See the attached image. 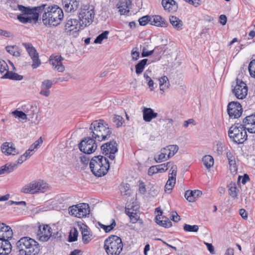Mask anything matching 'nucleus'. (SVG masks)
Returning a JSON list of instances; mask_svg holds the SVG:
<instances>
[{
	"instance_id": "obj_33",
	"label": "nucleus",
	"mask_w": 255,
	"mask_h": 255,
	"mask_svg": "<svg viewBox=\"0 0 255 255\" xmlns=\"http://www.w3.org/2000/svg\"><path fill=\"white\" fill-rule=\"evenodd\" d=\"M16 163H7L0 167V175L12 172L17 167Z\"/></svg>"
},
{
	"instance_id": "obj_17",
	"label": "nucleus",
	"mask_w": 255,
	"mask_h": 255,
	"mask_svg": "<svg viewBox=\"0 0 255 255\" xmlns=\"http://www.w3.org/2000/svg\"><path fill=\"white\" fill-rule=\"evenodd\" d=\"M13 231L11 227L0 222V241H9L13 236Z\"/></svg>"
},
{
	"instance_id": "obj_21",
	"label": "nucleus",
	"mask_w": 255,
	"mask_h": 255,
	"mask_svg": "<svg viewBox=\"0 0 255 255\" xmlns=\"http://www.w3.org/2000/svg\"><path fill=\"white\" fill-rule=\"evenodd\" d=\"M226 158L228 159L229 165L230 170L232 173H236L238 171V165L237 164V158L230 151L226 152Z\"/></svg>"
},
{
	"instance_id": "obj_9",
	"label": "nucleus",
	"mask_w": 255,
	"mask_h": 255,
	"mask_svg": "<svg viewBox=\"0 0 255 255\" xmlns=\"http://www.w3.org/2000/svg\"><path fill=\"white\" fill-rule=\"evenodd\" d=\"M96 141L91 135L85 137L79 144L80 151L87 154L92 153L97 148Z\"/></svg>"
},
{
	"instance_id": "obj_55",
	"label": "nucleus",
	"mask_w": 255,
	"mask_h": 255,
	"mask_svg": "<svg viewBox=\"0 0 255 255\" xmlns=\"http://www.w3.org/2000/svg\"><path fill=\"white\" fill-rule=\"evenodd\" d=\"M170 162H168L165 163L157 165L158 172H164L166 171L170 166Z\"/></svg>"
},
{
	"instance_id": "obj_42",
	"label": "nucleus",
	"mask_w": 255,
	"mask_h": 255,
	"mask_svg": "<svg viewBox=\"0 0 255 255\" xmlns=\"http://www.w3.org/2000/svg\"><path fill=\"white\" fill-rule=\"evenodd\" d=\"M99 226L103 229L106 233H109L116 226V223L114 219L112 220V223L110 225H105L100 222L98 223Z\"/></svg>"
},
{
	"instance_id": "obj_41",
	"label": "nucleus",
	"mask_w": 255,
	"mask_h": 255,
	"mask_svg": "<svg viewBox=\"0 0 255 255\" xmlns=\"http://www.w3.org/2000/svg\"><path fill=\"white\" fill-rule=\"evenodd\" d=\"M202 161L207 168H210L214 164V159L212 156L209 155L204 156L202 158Z\"/></svg>"
},
{
	"instance_id": "obj_2",
	"label": "nucleus",
	"mask_w": 255,
	"mask_h": 255,
	"mask_svg": "<svg viewBox=\"0 0 255 255\" xmlns=\"http://www.w3.org/2000/svg\"><path fill=\"white\" fill-rule=\"evenodd\" d=\"M16 249L19 255H38L41 250L39 243L29 237L20 238L16 243Z\"/></svg>"
},
{
	"instance_id": "obj_23",
	"label": "nucleus",
	"mask_w": 255,
	"mask_h": 255,
	"mask_svg": "<svg viewBox=\"0 0 255 255\" xmlns=\"http://www.w3.org/2000/svg\"><path fill=\"white\" fill-rule=\"evenodd\" d=\"M132 4L131 0H120L117 4L121 14H127L129 11Z\"/></svg>"
},
{
	"instance_id": "obj_44",
	"label": "nucleus",
	"mask_w": 255,
	"mask_h": 255,
	"mask_svg": "<svg viewBox=\"0 0 255 255\" xmlns=\"http://www.w3.org/2000/svg\"><path fill=\"white\" fill-rule=\"evenodd\" d=\"M175 181L176 180L174 179V178H168V180L165 185V191L166 192L170 193L171 192L172 188L175 184Z\"/></svg>"
},
{
	"instance_id": "obj_1",
	"label": "nucleus",
	"mask_w": 255,
	"mask_h": 255,
	"mask_svg": "<svg viewBox=\"0 0 255 255\" xmlns=\"http://www.w3.org/2000/svg\"><path fill=\"white\" fill-rule=\"evenodd\" d=\"M44 5V8L40 10L42 14V22L47 26H56L59 24L63 18V12L62 9L57 5L48 6L46 4Z\"/></svg>"
},
{
	"instance_id": "obj_59",
	"label": "nucleus",
	"mask_w": 255,
	"mask_h": 255,
	"mask_svg": "<svg viewBox=\"0 0 255 255\" xmlns=\"http://www.w3.org/2000/svg\"><path fill=\"white\" fill-rule=\"evenodd\" d=\"M241 179V182L243 184H245L248 181L250 180V177L247 174H245L243 176L239 175L238 178V182H240Z\"/></svg>"
},
{
	"instance_id": "obj_51",
	"label": "nucleus",
	"mask_w": 255,
	"mask_h": 255,
	"mask_svg": "<svg viewBox=\"0 0 255 255\" xmlns=\"http://www.w3.org/2000/svg\"><path fill=\"white\" fill-rule=\"evenodd\" d=\"M11 114L16 118H18L21 120H26L27 119L26 118V115L25 113L23 111L15 110L11 113Z\"/></svg>"
},
{
	"instance_id": "obj_40",
	"label": "nucleus",
	"mask_w": 255,
	"mask_h": 255,
	"mask_svg": "<svg viewBox=\"0 0 255 255\" xmlns=\"http://www.w3.org/2000/svg\"><path fill=\"white\" fill-rule=\"evenodd\" d=\"M22 110L24 113H25L26 118H27V117H28L29 118H33L34 114V111L33 110V107L31 105H24L22 107Z\"/></svg>"
},
{
	"instance_id": "obj_56",
	"label": "nucleus",
	"mask_w": 255,
	"mask_h": 255,
	"mask_svg": "<svg viewBox=\"0 0 255 255\" xmlns=\"http://www.w3.org/2000/svg\"><path fill=\"white\" fill-rule=\"evenodd\" d=\"M6 71H8V66L7 63L3 60H0V73L2 74Z\"/></svg>"
},
{
	"instance_id": "obj_58",
	"label": "nucleus",
	"mask_w": 255,
	"mask_h": 255,
	"mask_svg": "<svg viewBox=\"0 0 255 255\" xmlns=\"http://www.w3.org/2000/svg\"><path fill=\"white\" fill-rule=\"evenodd\" d=\"M177 170V168L176 165H173L170 170V172H171L169 173V178H174V179L176 180Z\"/></svg>"
},
{
	"instance_id": "obj_13",
	"label": "nucleus",
	"mask_w": 255,
	"mask_h": 255,
	"mask_svg": "<svg viewBox=\"0 0 255 255\" xmlns=\"http://www.w3.org/2000/svg\"><path fill=\"white\" fill-rule=\"evenodd\" d=\"M233 93L238 99H244L247 95L248 89L247 84L239 79L236 80V85L232 90Z\"/></svg>"
},
{
	"instance_id": "obj_10",
	"label": "nucleus",
	"mask_w": 255,
	"mask_h": 255,
	"mask_svg": "<svg viewBox=\"0 0 255 255\" xmlns=\"http://www.w3.org/2000/svg\"><path fill=\"white\" fill-rule=\"evenodd\" d=\"M69 214L77 218H83L90 213V207L87 203H80L69 208Z\"/></svg>"
},
{
	"instance_id": "obj_52",
	"label": "nucleus",
	"mask_w": 255,
	"mask_h": 255,
	"mask_svg": "<svg viewBox=\"0 0 255 255\" xmlns=\"http://www.w3.org/2000/svg\"><path fill=\"white\" fill-rule=\"evenodd\" d=\"M248 69L251 76L255 78V59L250 62Z\"/></svg>"
},
{
	"instance_id": "obj_6",
	"label": "nucleus",
	"mask_w": 255,
	"mask_h": 255,
	"mask_svg": "<svg viewBox=\"0 0 255 255\" xmlns=\"http://www.w3.org/2000/svg\"><path fill=\"white\" fill-rule=\"evenodd\" d=\"M123 247L122 239L116 235L110 236L105 241L104 248L108 255H119Z\"/></svg>"
},
{
	"instance_id": "obj_12",
	"label": "nucleus",
	"mask_w": 255,
	"mask_h": 255,
	"mask_svg": "<svg viewBox=\"0 0 255 255\" xmlns=\"http://www.w3.org/2000/svg\"><path fill=\"white\" fill-rule=\"evenodd\" d=\"M118 145L116 141L112 140L103 144L101 148L104 154L109 155V158L114 160L115 158V154L118 150Z\"/></svg>"
},
{
	"instance_id": "obj_54",
	"label": "nucleus",
	"mask_w": 255,
	"mask_h": 255,
	"mask_svg": "<svg viewBox=\"0 0 255 255\" xmlns=\"http://www.w3.org/2000/svg\"><path fill=\"white\" fill-rule=\"evenodd\" d=\"M139 23L140 25H145L148 22L150 23V16L145 15L138 19Z\"/></svg>"
},
{
	"instance_id": "obj_46",
	"label": "nucleus",
	"mask_w": 255,
	"mask_h": 255,
	"mask_svg": "<svg viewBox=\"0 0 255 255\" xmlns=\"http://www.w3.org/2000/svg\"><path fill=\"white\" fill-rule=\"evenodd\" d=\"M183 229L186 232H197L199 230V226L198 225H190L185 224L183 225Z\"/></svg>"
},
{
	"instance_id": "obj_27",
	"label": "nucleus",
	"mask_w": 255,
	"mask_h": 255,
	"mask_svg": "<svg viewBox=\"0 0 255 255\" xmlns=\"http://www.w3.org/2000/svg\"><path fill=\"white\" fill-rule=\"evenodd\" d=\"M162 212L160 211V215H157L155 218V222L159 225H160L164 228H170L172 226V224L171 222L168 218L165 216H161Z\"/></svg>"
},
{
	"instance_id": "obj_29",
	"label": "nucleus",
	"mask_w": 255,
	"mask_h": 255,
	"mask_svg": "<svg viewBox=\"0 0 255 255\" xmlns=\"http://www.w3.org/2000/svg\"><path fill=\"white\" fill-rule=\"evenodd\" d=\"M80 231L82 235V241L84 244L88 243L92 240V234L89 229L85 224H83L80 228Z\"/></svg>"
},
{
	"instance_id": "obj_35",
	"label": "nucleus",
	"mask_w": 255,
	"mask_h": 255,
	"mask_svg": "<svg viewBox=\"0 0 255 255\" xmlns=\"http://www.w3.org/2000/svg\"><path fill=\"white\" fill-rule=\"evenodd\" d=\"M2 78L9 79L12 80H21L23 76L12 71H6V72L2 76Z\"/></svg>"
},
{
	"instance_id": "obj_39",
	"label": "nucleus",
	"mask_w": 255,
	"mask_h": 255,
	"mask_svg": "<svg viewBox=\"0 0 255 255\" xmlns=\"http://www.w3.org/2000/svg\"><path fill=\"white\" fill-rule=\"evenodd\" d=\"M147 61V59H143L135 65V72L137 75L140 74L143 72Z\"/></svg>"
},
{
	"instance_id": "obj_34",
	"label": "nucleus",
	"mask_w": 255,
	"mask_h": 255,
	"mask_svg": "<svg viewBox=\"0 0 255 255\" xmlns=\"http://www.w3.org/2000/svg\"><path fill=\"white\" fill-rule=\"evenodd\" d=\"M228 193L234 199L238 198V191L235 182H231L228 185Z\"/></svg>"
},
{
	"instance_id": "obj_28",
	"label": "nucleus",
	"mask_w": 255,
	"mask_h": 255,
	"mask_svg": "<svg viewBox=\"0 0 255 255\" xmlns=\"http://www.w3.org/2000/svg\"><path fill=\"white\" fill-rule=\"evenodd\" d=\"M12 246L9 241H0V255H7L11 251Z\"/></svg>"
},
{
	"instance_id": "obj_5",
	"label": "nucleus",
	"mask_w": 255,
	"mask_h": 255,
	"mask_svg": "<svg viewBox=\"0 0 255 255\" xmlns=\"http://www.w3.org/2000/svg\"><path fill=\"white\" fill-rule=\"evenodd\" d=\"M228 135L233 141L237 144L243 143L248 137L246 129L240 123H235L230 128Z\"/></svg>"
},
{
	"instance_id": "obj_31",
	"label": "nucleus",
	"mask_w": 255,
	"mask_h": 255,
	"mask_svg": "<svg viewBox=\"0 0 255 255\" xmlns=\"http://www.w3.org/2000/svg\"><path fill=\"white\" fill-rule=\"evenodd\" d=\"M17 19L18 20L23 23H36L38 19V15L35 14L33 17L30 15H27L24 14H19L17 15Z\"/></svg>"
},
{
	"instance_id": "obj_37",
	"label": "nucleus",
	"mask_w": 255,
	"mask_h": 255,
	"mask_svg": "<svg viewBox=\"0 0 255 255\" xmlns=\"http://www.w3.org/2000/svg\"><path fill=\"white\" fill-rule=\"evenodd\" d=\"M22 45L26 48L27 52L31 58L36 57V56H38V53L36 52L35 49L32 46L31 44L23 43Z\"/></svg>"
},
{
	"instance_id": "obj_53",
	"label": "nucleus",
	"mask_w": 255,
	"mask_h": 255,
	"mask_svg": "<svg viewBox=\"0 0 255 255\" xmlns=\"http://www.w3.org/2000/svg\"><path fill=\"white\" fill-rule=\"evenodd\" d=\"M168 148L169 149V154L168 157L170 158L173 156L178 150V146L176 145H168Z\"/></svg>"
},
{
	"instance_id": "obj_20",
	"label": "nucleus",
	"mask_w": 255,
	"mask_h": 255,
	"mask_svg": "<svg viewBox=\"0 0 255 255\" xmlns=\"http://www.w3.org/2000/svg\"><path fill=\"white\" fill-rule=\"evenodd\" d=\"M2 152L6 155H16L19 154L18 150L12 142H5L1 146Z\"/></svg>"
},
{
	"instance_id": "obj_24",
	"label": "nucleus",
	"mask_w": 255,
	"mask_h": 255,
	"mask_svg": "<svg viewBox=\"0 0 255 255\" xmlns=\"http://www.w3.org/2000/svg\"><path fill=\"white\" fill-rule=\"evenodd\" d=\"M143 119L146 122H150L158 116L157 113L154 112L150 108L143 107L142 110Z\"/></svg>"
},
{
	"instance_id": "obj_19",
	"label": "nucleus",
	"mask_w": 255,
	"mask_h": 255,
	"mask_svg": "<svg viewBox=\"0 0 255 255\" xmlns=\"http://www.w3.org/2000/svg\"><path fill=\"white\" fill-rule=\"evenodd\" d=\"M63 60L60 55H51L50 58V63L54 69L59 72H63L65 70V67L63 65L62 61Z\"/></svg>"
},
{
	"instance_id": "obj_60",
	"label": "nucleus",
	"mask_w": 255,
	"mask_h": 255,
	"mask_svg": "<svg viewBox=\"0 0 255 255\" xmlns=\"http://www.w3.org/2000/svg\"><path fill=\"white\" fill-rule=\"evenodd\" d=\"M172 1L175 2V1L173 0H172L171 1H168L166 0H162V5L164 7L165 9H168L169 10H170V6L171 5H172Z\"/></svg>"
},
{
	"instance_id": "obj_3",
	"label": "nucleus",
	"mask_w": 255,
	"mask_h": 255,
	"mask_svg": "<svg viewBox=\"0 0 255 255\" xmlns=\"http://www.w3.org/2000/svg\"><path fill=\"white\" fill-rule=\"evenodd\" d=\"M89 129L90 135L98 141L109 139L112 133V129L103 120L92 122Z\"/></svg>"
},
{
	"instance_id": "obj_4",
	"label": "nucleus",
	"mask_w": 255,
	"mask_h": 255,
	"mask_svg": "<svg viewBox=\"0 0 255 255\" xmlns=\"http://www.w3.org/2000/svg\"><path fill=\"white\" fill-rule=\"evenodd\" d=\"M110 167L108 159L102 155L93 157L90 162V168L96 176L101 177L107 174Z\"/></svg>"
},
{
	"instance_id": "obj_47",
	"label": "nucleus",
	"mask_w": 255,
	"mask_h": 255,
	"mask_svg": "<svg viewBox=\"0 0 255 255\" xmlns=\"http://www.w3.org/2000/svg\"><path fill=\"white\" fill-rule=\"evenodd\" d=\"M170 158L168 155L166 156V153H163L160 150V153L154 156V160L157 163H160L164 161L167 160Z\"/></svg>"
},
{
	"instance_id": "obj_57",
	"label": "nucleus",
	"mask_w": 255,
	"mask_h": 255,
	"mask_svg": "<svg viewBox=\"0 0 255 255\" xmlns=\"http://www.w3.org/2000/svg\"><path fill=\"white\" fill-rule=\"evenodd\" d=\"M31 59H32L33 61L32 67L33 69H35L40 66L41 64V61L39 59L38 56H36V57L32 58Z\"/></svg>"
},
{
	"instance_id": "obj_8",
	"label": "nucleus",
	"mask_w": 255,
	"mask_h": 255,
	"mask_svg": "<svg viewBox=\"0 0 255 255\" xmlns=\"http://www.w3.org/2000/svg\"><path fill=\"white\" fill-rule=\"evenodd\" d=\"M48 189V184L43 181H32L23 186L21 189V192L33 194L38 192L44 193Z\"/></svg>"
},
{
	"instance_id": "obj_11",
	"label": "nucleus",
	"mask_w": 255,
	"mask_h": 255,
	"mask_svg": "<svg viewBox=\"0 0 255 255\" xmlns=\"http://www.w3.org/2000/svg\"><path fill=\"white\" fill-rule=\"evenodd\" d=\"M84 28L79 20L69 18L66 20L64 25V31L68 35L73 34Z\"/></svg>"
},
{
	"instance_id": "obj_30",
	"label": "nucleus",
	"mask_w": 255,
	"mask_h": 255,
	"mask_svg": "<svg viewBox=\"0 0 255 255\" xmlns=\"http://www.w3.org/2000/svg\"><path fill=\"white\" fill-rule=\"evenodd\" d=\"M202 194V192L198 190H187L185 192L184 196L188 201L193 202Z\"/></svg>"
},
{
	"instance_id": "obj_25",
	"label": "nucleus",
	"mask_w": 255,
	"mask_h": 255,
	"mask_svg": "<svg viewBox=\"0 0 255 255\" xmlns=\"http://www.w3.org/2000/svg\"><path fill=\"white\" fill-rule=\"evenodd\" d=\"M150 24L156 26L166 27L168 26V22L158 15L150 16Z\"/></svg>"
},
{
	"instance_id": "obj_49",
	"label": "nucleus",
	"mask_w": 255,
	"mask_h": 255,
	"mask_svg": "<svg viewBox=\"0 0 255 255\" xmlns=\"http://www.w3.org/2000/svg\"><path fill=\"white\" fill-rule=\"evenodd\" d=\"M109 33V31H104L96 37V38L95 39L94 43L99 44L101 43L104 39H107L108 38V35Z\"/></svg>"
},
{
	"instance_id": "obj_48",
	"label": "nucleus",
	"mask_w": 255,
	"mask_h": 255,
	"mask_svg": "<svg viewBox=\"0 0 255 255\" xmlns=\"http://www.w3.org/2000/svg\"><path fill=\"white\" fill-rule=\"evenodd\" d=\"M78 236V232L77 230L74 228L71 230L68 238L69 242H73L77 240Z\"/></svg>"
},
{
	"instance_id": "obj_7",
	"label": "nucleus",
	"mask_w": 255,
	"mask_h": 255,
	"mask_svg": "<svg viewBox=\"0 0 255 255\" xmlns=\"http://www.w3.org/2000/svg\"><path fill=\"white\" fill-rule=\"evenodd\" d=\"M95 12L92 6L89 5H83L79 13V20L84 27L89 25L94 17Z\"/></svg>"
},
{
	"instance_id": "obj_63",
	"label": "nucleus",
	"mask_w": 255,
	"mask_h": 255,
	"mask_svg": "<svg viewBox=\"0 0 255 255\" xmlns=\"http://www.w3.org/2000/svg\"><path fill=\"white\" fill-rule=\"evenodd\" d=\"M190 124H192L194 126L196 125V123L194 119H190L187 121H185L183 123V126L185 128H187L188 127V126Z\"/></svg>"
},
{
	"instance_id": "obj_43",
	"label": "nucleus",
	"mask_w": 255,
	"mask_h": 255,
	"mask_svg": "<svg viewBox=\"0 0 255 255\" xmlns=\"http://www.w3.org/2000/svg\"><path fill=\"white\" fill-rule=\"evenodd\" d=\"M112 121L117 128H119L122 126L124 122V119L120 115H114L112 119Z\"/></svg>"
},
{
	"instance_id": "obj_64",
	"label": "nucleus",
	"mask_w": 255,
	"mask_h": 255,
	"mask_svg": "<svg viewBox=\"0 0 255 255\" xmlns=\"http://www.w3.org/2000/svg\"><path fill=\"white\" fill-rule=\"evenodd\" d=\"M43 140L41 137H40L38 140L32 144L30 146L33 149L38 148L39 146L42 143Z\"/></svg>"
},
{
	"instance_id": "obj_15",
	"label": "nucleus",
	"mask_w": 255,
	"mask_h": 255,
	"mask_svg": "<svg viewBox=\"0 0 255 255\" xmlns=\"http://www.w3.org/2000/svg\"><path fill=\"white\" fill-rule=\"evenodd\" d=\"M52 235V230L48 225H40L37 233V239L41 242H46Z\"/></svg>"
},
{
	"instance_id": "obj_62",
	"label": "nucleus",
	"mask_w": 255,
	"mask_h": 255,
	"mask_svg": "<svg viewBox=\"0 0 255 255\" xmlns=\"http://www.w3.org/2000/svg\"><path fill=\"white\" fill-rule=\"evenodd\" d=\"M158 172L157 165H154L151 166L148 170V174L149 175H152L153 174Z\"/></svg>"
},
{
	"instance_id": "obj_22",
	"label": "nucleus",
	"mask_w": 255,
	"mask_h": 255,
	"mask_svg": "<svg viewBox=\"0 0 255 255\" xmlns=\"http://www.w3.org/2000/svg\"><path fill=\"white\" fill-rule=\"evenodd\" d=\"M65 10L67 12H73L80 5V0H65L63 2Z\"/></svg>"
},
{
	"instance_id": "obj_38",
	"label": "nucleus",
	"mask_w": 255,
	"mask_h": 255,
	"mask_svg": "<svg viewBox=\"0 0 255 255\" xmlns=\"http://www.w3.org/2000/svg\"><path fill=\"white\" fill-rule=\"evenodd\" d=\"M159 82L160 90L163 92L169 87L170 85L168 78L164 76L158 79Z\"/></svg>"
},
{
	"instance_id": "obj_45",
	"label": "nucleus",
	"mask_w": 255,
	"mask_h": 255,
	"mask_svg": "<svg viewBox=\"0 0 255 255\" xmlns=\"http://www.w3.org/2000/svg\"><path fill=\"white\" fill-rule=\"evenodd\" d=\"M6 51L15 57H19L20 53L16 46H7L5 47Z\"/></svg>"
},
{
	"instance_id": "obj_50",
	"label": "nucleus",
	"mask_w": 255,
	"mask_h": 255,
	"mask_svg": "<svg viewBox=\"0 0 255 255\" xmlns=\"http://www.w3.org/2000/svg\"><path fill=\"white\" fill-rule=\"evenodd\" d=\"M161 49H162L161 47L156 46L154 48V49L153 50L149 51H146V48L143 47V49H142V52L141 53V56H142V57H148V56L152 55L154 52H156L157 50H161Z\"/></svg>"
},
{
	"instance_id": "obj_26",
	"label": "nucleus",
	"mask_w": 255,
	"mask_h": 255,
	"mask_svg": "<svg viewBox=\"0 0 255 255\" xmlns=\"http://www.w3.org/2000/svg\"><path fill=\"white\" fill-rule=\"evenodd\" d=\"M53 83L49 80H44L41 85L40 94L45 97H48L50 94L49 89L52 87Z\"/></svg>"
},
{
	"instance_id": "obj_36",
	"label": "nucleus",
	"mask_w": 255,
	"mask_h": 255,
	"mask_svg": "<svg viewBox=\"0 0 255 255\" xmlns=\"http://www.w3.org/2000/svg\"><path fill=\"white\" fill-rule=\"evenodd\" d=\"M125 213L129 217L132 223H135L139 218L137 213L131 211V209L126 208Z\"/></svg>"
},
{
	"instance_id": "obj_32",
	"label": "nucleus",
	"mask_w": 255,
	"mask_h": 255,
	"mask_svg": "<svg viewBox=\"0 0 255 255\" xmlns=\"http://www.w3.org/2000/svg\"><path fill=\"white\" fill-rule=\"evenodd\" d=\"M169 21L173 27L177 30L182 29L183 23L178 17L175 16H171L169 17Z\"/></svg>"
},
{
	"instance_id": "obj_18",
	"label": "nucleus",
	"mask_w": 255,
	"mask_h": 255,
	"mask_svg": "<svg viewBox=\"0 0 255 255\" xmlns=\"http://www.w3.org/2000/svg\"><path fill=\"white\" fill-rule=\"evenodd\" d=\"M242 125L249 132L255 133V115L247 116L244 119Z\"/></svg>"
},
{
	"instance_id": "obj_61",
	"label": "nucleus",
	"mask_w": 255,
	"mask_h": 255,
	"mask_svg": "<svg viewBox=\"0 0 255 255\" xmlns=\"http://www.w3.org/2000/svg\"><path fill=\"white\" fill-rule=\"evenodd\" d=\"M131 55L133 60H136L138 59L139 53L138 52V49L137 47H135L132 49L131 51Z\"/></svg>"
},
{
	"instance_id": "obj_14",
	"label": "nucleus",
	"mask_w": 255,
	"mask_h": 255,
	"mask_svg": "<svg viewBox=\"0 0 255 255\" xmlns=\"http://www.w3.org/2000/svg\"><path fill=\"white\" fill-rule=\"evenodd\" d=\"M227 111L230 118L238 119L242 115L243 109L240 103L233 101L229 103Z\"/></svg>"
},
{
	"instance_id": "obj_16",
	"label": "nucleus",
	"mask_w": 255,
	"mask_h": 255,
	"mask_svg": "<svg viewBox=\"0 0 255 255\" xmlns=\"http://www.w3.org/2000/svg\"><path fill=\"white\" fill-rule=\"evenodd\" d=\"M18 9L21 11L22 13V14L30 15L32 17H33V15L35 14L38 15L39 16V13H40V10L44 8V5H41L38 6L33 7L32 8H30L29 7H25L22 5L17 4V5Z\"/></svg>"
}]
</instances>
